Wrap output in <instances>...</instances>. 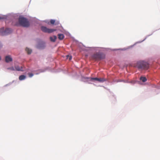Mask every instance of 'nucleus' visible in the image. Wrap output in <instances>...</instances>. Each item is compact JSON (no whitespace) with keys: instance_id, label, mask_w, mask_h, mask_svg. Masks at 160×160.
Here are the masks:
<instances>
[{"instance_id":"obj_1","label":"nucleus","mask_w":160,"mask_h":160,"mask_svg":"<svg viewBox=\"0 0 160 160\" xmlns=\"http://www.w3.org/2000/svg\"><path fill=\"white\" fill-rule=\"evenodd\" d=\"M19 24L23 27H28L30 25L28 19L22 17H20L18 19Z\"/></svg>"},{"instance_id":"obj_4","label":"nucleus","mask_w":160,"mask_h":160,"mask_svg":"<svg viewBox=\"0 0 160 160\" xmlns=\"http://www.w3.org/2000/svg\"><path fill=\"white\" fill-rule=\"evenodd\" d=\"M11 30L10 29L7 28L5 29L4 28H2L0 29V35L4 36L10 33Z\"/></svg>"},{"instance_id":"obj_13","label":"nucleus","mask_w":160,"mask_h":160,"mask_svg":"<svg viewBox=\"0 0 160 160\" xmlns=\"http://www.w3.org/2000/svg\"><path fill=\"white\" fill-rule=\"evenodd\" d=\"M26 51H27V53L28 54H31L32 52L31 49H30L29 48H26Z\"/></svg>"},{"instance_id":"obj_3","label":"nucleus","mask_w":160,"mask_h":160,"mask_svg":"<svg viewBox=\"0 0 160 160\" xmlns=\"http://www.w3.org/2000/svg\"><path fill=\"white\" fill-rule=\"evenodd\" d=\"M136 67L138 68L142 69H148L149 68V65L148 63L144 61L138 62Z\"/></svg>"},{"instance_id":"obj_18","label":"nucleus","mask_w":160,"mask_h":160,"mask_svg":"<svg viewBox=\"0 0 160 160\" xmlns=\"http://www.w3.org/2000/svg\"><path fill=\"white\" fill-rule=\"evenodd\" d=\"M130 82L132 83H135V81H130V82Z\"/></svg>"},{"instance_id":"obj_9","label":"nucleus","mask_w":160,"mask_h":160,"mask_svg":"<svg viewBox=\"0 0 160 160\" xmlns=\"http://www.w3.org/2000/svg\"><path fill=\"white\" fill-rule=\"evenodd\" d=\"M140 80L143 82H145L147 80V79L146 78L144 77H140Z\"/></svg>"},{"instance_id":"obj_2","label":"nucleus","mask_w":160,"mask_h":160,"mask_svg":"<svg viewBox=\"0 0 160 160\" xmlns=\"http://www.w3.org/2000/svg\"><path fill=\"white\" fill-rule=\"evenodd\" d=\"M105 57V55L102 52H97L93 54L91 57L92 59L96 60H99L104 59Z\"/></svg>"},{"instance_id":"obj_10","label":"nucleus","mask_w":160,"mask_h":160,"mask_svg":"<svg viewBox=\"0 0 160 160\" xmlns=\"http://www.w3.org/2000/svg\"><path fill=\"white\" fill-rule=\"evenodd\" d=\"M58 38L60 40H62L64 38V36L63 34H58Z\"/></svg>"},{"instance_id":"obj_11","label":"nucleus","mask_w":160,"mask_h":160,"mask_svg":"<svg viewBox=\"0 0 160 160\" xmlns=\"http://www.w3.org/2000/svg\"><path fill=\"white\" fill-rule=\"evenodd\" d=\"M56 39L57 37L56 36H55L50 37V39L51 41L53 42H55Z\"/></svg>"},{"instance_id":"obj_17","label":"nucleus","mask_w":160,"mask_h":160,"mask_svg":"<svg viewBox=\"0 0 160 160\" xmlns=\"http://www.w3.org/2000/svg\"><path fill=\"white\" fill-rule=\"evenodd\" d=\"M33 76V74L32 73H30L29 74V76L30 77H32Z\"/></svg>"},{"instance_id":"obj_5","label":"nucleus","mask_w":160,"mask_h":160,"mask_svg":"<svg viewBox=\"0 0 160 160\" xmlns=\"http://www.w3.org/2000/svg\"><path fill=\"white\" fill-rule=\"evenodd\" d=\"M41 30L45 32L51 33L56 31L55 29H49L44 26H42L41 28Z\"/></svg>"},{"instance_id":"obj_8","label":"nucleus","mask_w":160,"mask_h":160,"mask_svg":"<svg viewBox=\"0 0 160 160\" xmlns=\"http://www.w3.org/2000/svg\"><path fill=\"white\" fill-rule=\"evenodd\" d=\"M15 70L18 71H22V67H19L18 66H15Z\"/></svg>"},{"instance_id":"obj_6","label":"nucleus","mask_w":160,"mask_h":160,"mask_svg":"<svg viewBox=\"0 0 160 160\" xmlns=\"http://www.w3.org/2000/svg\"><path fill=\"white\" fill-rule=\"evenodd\" d=\"M91 80L92 81H95L100 82H103L105 81V79L102 78H92Z\"/></svg>"},{"instance_id":"obj_14","label":"nucleus","mask_w":160,"mask_h":160,"mask_svg":"<svg viewBox=\"0 0 160 160\" xmlns=\"http://www.w3.org/2000/svg\"><path fill=\"white\" fill-rule=\"evenodd\" d=\"M7 69L8 70H10L11 71H14L15 70L14 68L13 67H11L8 68Z\"/></svg>"},{"instance_id":"obj_15","label":"nucleus","mask_w":160,"mask_h":160,"mask_svg":"<svg viewBox=\"0 0 160 160\" xmlns=\"http://www.w3.org/2000/svg\"><path fill=\"white\" fill-rule=\"evenodd\" d=\"M67 59H69V60H71L72 59V56H69V55H67Z\"/></svg>"},{"instance_id":"obj_7","label":"nucleus","mask_w":160,"mask_h":160,"mask_svg":"<svg viewBox=\"0 0 160 160\" xmlns=\"http://www.w3.org/2000/svg\"><path fill=\"white\" fill-rule=\"evenodd\" d=\"M5 61L7 62H11L12 60V59L10 56L8 55L6 56L5 57Z\"/></svg>"},{"instance_id":"obj_19","label":"nucleus","mask_w":160,"mask_h":160,"mask_svg":"<svg viewBox=\"0 0 160 160\" xmlns=\"http://www.w3.org/2000/svg\"><path fill=\"white\" fill-rule=\"evenodd\" d=\"M3 18L0 17V19H3Z\"/></svg>"},{"instance_id":"obj_20","label":"nucleus","mask_w":160,"mask_h":160,"mask_svg":"<svg viewBox=\"0 0 160 160\" xmlns=\"http://www.w3.org/2000/svg\"><path fill=\"white\" fill-rule=\"evenodd\" d=\"M1 60V56H0V61Z\"/></svg>"},{"instance_id":"obj_12","label":"nucleus","mask_w":160,"mask_h":160,"mask_svg":"<svg viewBox=\"0 0 160 160\" xmlns=\"http://www.w3.org/2000/svg\"><path fill=\"white\" fill-rule=\"evenodd\" d=\"M26 76L24 75H22L20 76L19 77V79L20 80H22L25 79Z\"/></svg>"},{"instance_id":"obj_16","label":"nucleus","mask_w":160,"mask_h":160,"mask_svg":"<svg viewBox=\"0 0 160 160\" xmlns=\"http://www.w3.org/2000/svg\"><path fill=\"white\" fill-rule=\"evenodd\" d=\"M50 23L52 24H53L55 22V20L53 19H52L50 20Z\"/></svg>"}]
</instances>
